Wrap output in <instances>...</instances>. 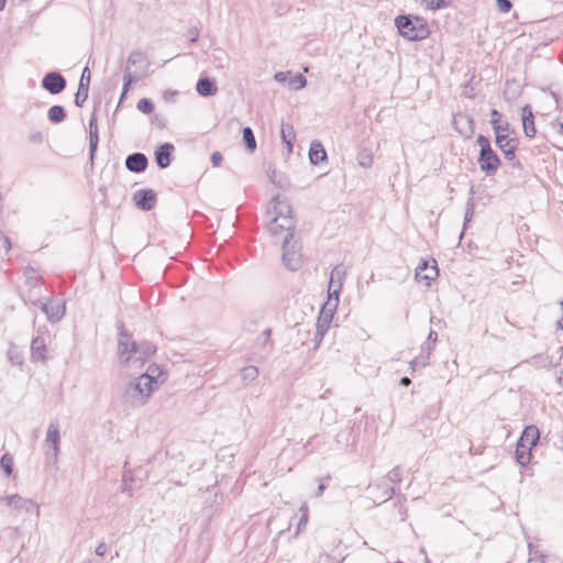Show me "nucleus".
I'll return each mask as SVG.
<instances>
[{"label":"nucleus","instance_id":"obj_5","mask_svg":"<svg viewBox=\"0 0 563 563\" xmlns=\"http://www.w3.org/2000/svg\"><path fill=\"white\" fill-rule=\"evenodd\" d=\"M497 147L508 161L514 169H522L521 162L517 158V151L519 146V139L517 135L505 134V136L495 137Z\"/></svg>","mask_w":563,"mask_h":563},{"label":"nucleus","instance_id":"obj_18","mask_svg":"<svg viewBox=\"0 0 563 563\" xmlns=\"http://www.w3.org/2000/svg\"><path fill=\"white\" fill-rule=\"evenodd\" d=\"M89 84H90V70L86 66L82 70L78 90L75 95V104L77 107L81 108L84 106V103L86 102V100L88 99Z\"/></svg>","mask_w":563,"mask_h":563},{"label":"nucleus","instance_id":"obj_46","mask_svg":"<svg viewBox=\"0 0 563 563\" xmlns=\"http://www.w3.org/2000/svg\"><path fill=\"white\" fill-rule=\"evenodd\" d=\"M459 120H464L467 123V130L466 131H460L461 134L465 136H470L474 129H473V119L470 115H461Z\"/></svg>","mask_w":563,"mask_h":563},{"label":"nucleus","instance_id":"obj_41","mask_svg":"<svg viewBox=\"0 0 563 563\" xmlns=\"http://www.w3.org/2000/svg\"><path fill=\"white\" fill-rule=\"evenodd\" d=\"M271 205L273 210L269 208L268 211H283V208H290L286 199L282 200L279 196L272 198Z\"/></svg>","mask_w":563,"mask_h":563},{"label":"nucleus","instance_id":"obj_10","mask_svg":"<svg viewBox=\"0 0 563 563\" xmlns=\"http://www.w3.org/2000/svg\"><path fill=\"white\" fill-rule=\"evenodd\" d=\"M59 443H60L59 426L56 422H51L47 428L44 444L47 448L46 454L52 455L54 463H56L58 460Z\"/></svg>","mask_w":563,"mask_h":563},{"label":"nucleus","instance_id":"obj_38","mask_svg":"<svg viewBox=\"0 0 563 563\" xmlns=\"http://www.w3.org/2000/svg\"><path fill=\"white\" fill-rule=\"evenodd\" d=\"M0 465L5 475H11L14 465L13 457L9 453L3 454L0 460Z\"/></svg>","mask_w":563,"mask_h":563},{"label":"nucleus","instance_id":"obj_35","mask_svg":"<svg viewBox=\"0 0 563 563\" xmlns=\"http://www.w3.org/2000/svg\"><path fill=\"white\" fill-rule=\"evenodd\" d=\"M242 136L246 150L253 153L256 150V140L253 130L250 126L243 128Z\"/></svg>","mask_w":563,"mask_h":563},{"label":"nucleus","instance_id":"obj_22","mask_svg":"<svg viewBox=\"0 0 563 563\" xmlns=\"http://www.w3.org/2000/svg\"><path fill=\"white\" fill-rule=\"evenodd\" d=\"M173 152L174 145L170 143H164L155 151V162L159 168H167L170 165Z\"/></svg>","mask_w":563,"mask_h":563},{"label":"nucleus","instance_id":"obj_33","mask_svg":"<svg viewBox=\"0 0 563 563\" xmlns=\"http://www.w3.org/2000/svg\"><path fill=\"white\" fill-rule=\"evenodd\" d=\"M139 79V77L134 76L130 70H129V66L125 67L124 69V76H123V87H122V92H121V96H120V100H119V104L123 101V99L125 98L132 82L136 81Z\"/></svg>","mask_w":563,"mask_h":563},{"label":"nucleus","instance_id":"obj_58","mask_svg":"<svg viewBox=\"0 0 563 563\" xmlns=\"http://www.w3.org/2000/svg\"><path fill=\"white\" fill-rule=\"evenodd\" d=\"M473 214H474V213H470V212H466V213H465L464 224H463V230H465V229H466V227H467L468 222L472 220ZM463 233H464V231H462V232H461L460 239H462Z\"/></svg>","mask_w":563,"mask_h":563},{"label":"nucleus","instance_id":"obj_9","mask_svg":"<svg viewBox=\"0 0 563 563\" xmlns=\"http://www.w3.org/2000/svg\"><path fill=\"white\" fill-rule=\"evenodd\" d=\"M147 398L142 391L140 383H137L136 378L130 382L122 394V401L129 405L130 407H141L147 402Z\"/></svg>","mask_w":563,"mask_h":563},{"label":"nucleus","instance_id":"obj_64","mask_svg":"<svg viewBox=\"0 0 563 563\" xmlns=\"http://www.w3.org/2000/svg\"><path fill=\"white\" fill-rule=\"evenodd\" d=\"M410 383H411V380H410V378H408L407 376H404V377H401V379H400V385H402V386H409V385H410Z\"/></svg>","mask_w":563,"mask_h":563},{"label":"nucleus","instance_id":"obj_7","mask_svg":"<svg viewBox=\"0 0 563 563\" xmlns=\"http://www.w3.org/2000/svg\"><path fill=\"white\" fill-rule=\"evenodd\" d=\"M338 303L339 301H334L333 297H330L328 298V301L322 306L316 323L317 330L314 340L317 344H319L323 340L325 333L330 329V324L333 319V313L338 307Z\"/></svg>","mask_w":563,"mask_h":563},{"label":"nucleus","instance_id":"obj_32","mask_svg":"<svg viewBox=\"0 0 563 563\" xmlns=\"http://www.w3.org/2000/svg\"><path fill=\"white\" fill-rule=\"evenodd\" d=\"M531 450H532V449H526V448H521V446H519V442H517L516 451H515V454H516V461H517L521 466H526V465H528V464L530 463L531 457H532Z\"/></svg>","mask_w":563,"mask_h":563},{"label":"nucleus","instance_id":"obj_17","mask_svg":"<svg viewBox=\"0 0 563 563\" xmlns=\"http://www.w3.org/2000/svg\"><path fill=\"white\" fill-rule=\"evenodd\" d=\"M283 263L292 272L298 271L301 266V255L295 249V245H289V242L283 244Z\"/></svg>","mask_w":563,"mask_h":563},{"label":"nucleus","instance_id":"obj_28","mask_svg":"<svg viewBox=\"0 0 563 563\" xmlns=\"http://www.w3.org/2000/svg\"><path fill=\"white\" fill-rule=\"evenodd\" d=\"M136 380L140 383L143 394L148 399L154 390L153 385L156 384L155 377L153 374L144 373L140 375Z\"/></svg>","mask_w":563,"mask_h":563},{"label":"nucleus","instance_id":"obj_59","mask_svg":"<svg viewBox=\"0 0 563 563\" xmlns=\"http://www.w3.org/2000/svg\"><path fill=\"white\" fill-rule=\"evenodd\" d=\"M552 125H553V126L558 125V126H559L558 132H559L560 134H562V135H563V122H562V121H560V118H556V119L552 122Z\"/></svg>","mask_w":563,"mask_h":563},{"label":"nucleus","instance_id":"obj_12","mask_svg":"<svg viewBox=\"0 0 563 563\" xmlns=\"http://www.w3.org/2000/svg\"><path fill=\"white\" fill-rule=\"evenodd\" d=\"M0 503H4L16 510L35 511L36 516H40V507L32 499L24 498L18 494L1 497Z\"/></svg>","mask_w":563,"mask_h":563},{"label":"nucleus","instance_id":"obj_23","mask_svg":"<svg viewBox=\"0 0 563 563\" xmlns=\"http://www.w3.org/2000/svg\"><path fill=\"white\" fill-rule=\"evenodd\" d=\"M521 120H522V128H523L525 135L529 139L534 137L537 130H536V125H534V118H533L532 109L529 104H526L522 108Z\"/></svg>","mask_w":563,"mask_h":563},{"label":"nucleus","instance_id":"obj_3","mask_svg":"<svg viewBox=\"0 0 563 563\" xmlns=\"http://www.w3.org/2000/svg\"><path fill=\"white\" fill-rule=\"evenodd\" d=\"M274 217L267 222V231L276 239L286 244L294 236L296 220L294 213H272Z\"/></svg>","mask_w":563,"mask_h":563},{"label":"nucleus","instance_id":"obj_29","mask_svg":"<svg viewBox=\"0 0 563 563\" xmlns=\"http://www.w3.org/2000/svg\"><path fill=\"white\" fill-rule=\"evenodd\" d=\"M525 362L532 365L533 367H537V368H543V367H548V366H556L558 365V363L553 362L552 357H550L549 355H544V354L533 355L532 357H530L529 360H527Z\"/></svg>","mask_w":563,"mask_h":563},{"label":"nucleus","instance_id":"obj_30","mask_svg":"<svg viewBox=\"0 0 563 563\" xmlns=\"http://www.w3.org/2000/svg\"><path fill=\"white\" fill-rule=\"evenodd\" d=\"M47 119L54 124L60 123L66 119V110L63 106L54 104L47 111Z\"/></svg>","mask_w":563,"mask_h":563},{"label":"nucleus","instance_id":"obj_19","mask_svg":"<svg viewBox=\"0 0 563 563\" xmlns=\"http://www.w3.org/2000/svg\"><path fill=\"white\" fill-rule=\"evenodd\" d=\"M99 143V130H98V119L96 109L90 114L89 118V156L90 161H93L95 154L98 148Z\"/></svg>","mask_w":563,"mask_h":563},{"label":"nucleus","instance_id":"obj_14","mask_svg":"<svg viewBox=\"0 0 563 563\" xmlns=\"http://www.w3.org/2000/svg\"><path fill=\"white\" fill-rule=\"evenodd\" d=\"M36 307L45 313L47 320L52 323L60 321L66 311L65 302H53L52 299L42 300Z\"/></svg>","mask_w":563,"mask_h":563},{"label":"nucleus","instance_id":"obj_63","mask_svg":"<svg viewBox=\"0 0 563 563\" xmlns=\"http://www.w3.org/2000/svg\"><path fill=\"white\" fill-rule=\"evenodd\" d=\"M553 98H554V99H555V101H556V109H558V110L563 111V102L561 103V102L559 101V97H558V95L553 93Z\"/></svg>","mask_w":563,"mask_h":563},{"label":"nucleus","instance_id":"obj_6","mask_svg":"<svg viewBox=\"0 0 563 563\" xmlns=\"http://www.w3.org/2000/svg\"><path fill=\"white\" fill-rule=\"evenodd\" d=\"M118 354L120 362L126 364L131 361L135 362L136 342L128 333L123 322H118Z\"/></svg>","mask_w":563,"mask_h":563},{"label":"nucleus","instance_id":"obj_27","mask_svg":"<svg viewBox=\"0 0 563 563\" xmlns=\"http://www.w3.org/2000/svg\"><path fill=\"white\" fill-rule=\"evenodd\" d=\"M309 159L312 165H318L327 159V152L320 142L313 141L311 143L309 148Z\"/></svg>","mask_w":563,"mask_h":563},{"label":"nucleus","instance_id":"obj_8","mask_svg":"<svg viewBox=\"0 0 563 563\" xmlns=\"http://www.w3.org/2000/svg\"><path fill=\"white\" fill-rule=\"evenodd\" d=\"M49 334L41 330L37 331L36 335L31 342V358L33 362L45 363L48 360L47 340Z\"/></svg>","mask_w":563,"mask_h":563},{"label":"nucleus","instance_id":"obj_50","mask_svg":"<svg viewBox=\"0 0 563 563\" xmlns=\"http://www.w3.org/2000/svg\"><path fill=\"white\" fill-rule=\"evenodd\" d=\"M500 118L501 114L497 109L490 111V124L493 128L501 123Z\"/></svg>","mask_w":563,"mask_h":563},{"label":"nucleus","instance_id":"obj_31","mask_svg":"<svg viewBox=\"0 0 563 563\" xmlns=\"http://www.w3.org/2000/svg\"><path fill=\"white\" fill-rule=\"evenodd\" d=\"M280 134H282L283 142L288 147V152L289 153L292 152V142H294L295 137H296L294 126L289 125V124H284L283 123L282 124Z\"/></svg>","mask_w":563,"mask_h":563},{"label":"nucleus","instance_id":"obj_37","mask_svg":"<svg viewBox=\"0 0 563 563\" xmlns=\"http://www.w3.org/2000/svg\"><path fill=\"white\" fill-rule=\"evenodd\" d=\"M495 137L505 136V134L517 135L514 129H510V123L508 121L501 122L500 124L493 128Z\"/></svg>","mask_w":563,"mask_h":563},{"label":"nucleus","instance_id":"obj_39","mask_svg":"<svg viewBox=\"0 0 563 563\" xmlns=\"http://www.w3.org/2000/svg\"><path fill=\"white\" fill-rule=\"evenodd\" d=\"M136 108L140 112L150 114L154 110V103L147 98H142L137 101Z\"/></svg>","mask_w":563,"mask_h":563},{"label":"nucleus","instance_id":"obj_15","mask_svg":"<svg viewBox=\"0 0 563 563\" xmlns=\"http://www.w3.org/2000/svg\"><path fill=\"white\" fill-rule=\"evenodd\" d=\"M345 274V269L342 265H336L331 272L329 282V298L333 297L334 301H339V295L343 286Z\"/></svg>","mask_w":563,"mask_h":563},{"label":"nucleus","instance_id":"obj_34","mask_svg":"<svg viewBox=\"0 0 563 563\" xmlns=\"http://www.w3.org/2000/svg\"><path fill=\"white\" fill-rule=\"evenodd\" d=\"M258 374L260 372L256 366H245L241 369V379L245 385H249L258 377Z\"/></svg>","mask_w":563,"mask_h":563},{"label":"nucleus","instance_id":"obj_21","mask_svg":"<svg viewBox=\"0 0 563 563\" xmlns=\"http://www.w3.org/2000/svg\"><path fill=\"white\" fill-rule=\"evenodd\" d=\"M148 159L143 153H133L125 158V167L133 173H142L146 169Z\"/></svg>","mask_w":563,"mask_h":563},{"label":"nucleus","instance_id":"obj_62","mask_svg":"<svg viewBox=\"0 0 563 563\" xmlns=\"http://www.w3.org/2000/svg\"><path fill=\"white\" fill-rule=\"evenodd\" d=\"M2 240H3V245L5 247L7 251H10L11 250V241L8 236L5 235H2Z\"/></svg>","mask_w":563,"mask_h":563},{"label":"nucleus","instance_id":"obj_49","mask_svg":"<svg viewBox=\"0 0 563 563\" xmlns=\"http://www.w3.org/2000/svg\"><path fill=\"white\" fill-rule=\"evenodd\" d=\"M290 75V71H278L274 75V79L280 84L288 82Z\"/></svg>","mask_w":563,"mask_h":563},{"label":"nucleus","instance_id":"obj_57","mask_svg":"<svg viewBox=\"0 0 563 563\" xmlns=\"http://www.w3.org/2000/svg\"><path fill=\"white\" fill-rule=\"evenodd\" d=\"M325 488H327V483L323 482L322 479H320V484H319L318 489L316 492V497H320L323 494V492L325 490Z\"/></svg>","mask_w":563,"mask_h":563},{"label":"nucleus","instance_id":"obj_55","mask_svg":"<svg viewBox=\"0 0 563 563\" xmlns=\"http://www.w3.org/2000/svg\"><path fill=\"white\" fill-rule=\"evenodd\" d=\"M95 552L98 556H104L107 553V544L104 542L99 543Z\"/></svg>","mask_w":563,"mask_h":563},{"label":"nucleus","instance_id":"obj_56","mask_svg":"<svg viewBox=\"0 0 563 563\" xmlns=\"http://www.w3.org/2000/svg\"><path fill=\"white\" fill-rule=\"evenodd\" d=\"M228 219L225 220V223L229 225V224H232V227L235 225V222L238 221V213H228Z\"/></svg>","mask_w":563,"mask_h":563},{"label":"nucleus","instance_id":"obj_4","mask_svg":"<svg viewBox=\"0 0 563 563\" xmlns=\"http://www.w3.org/2000/svg\"><path fill=\"white\" fill-rule=\"evenodd\" d=\"M476 142L481 147L477 158L481 170L486 176H494L501 165L499 156L493 150L490 141L487 136L479 134Z\"/></svg>","mask_w":563,"mask_h":563},{"label":"nucleus","instance_id":"obj_47","mask_svg":"<svg viewBox=\"0 0 563 563\" xmlns=\"http://www.w3.org/2000/svg\"><path fill=\"white\" fill-rule=\"evenodd\" d=\"M496 4L499 11L503 13L509 12L512 8L510 0H496Z\"/></svg>","mask_w":563,"mask_h":563},{"label":"nucleus","instance_id":"obj_13","mask_svg":"<svg viewBox=\"0 0 563 563\" xmlns=\"http://www.w3.org/2000/svg\"><path fill=\"white\" fill-rule=\"evenodd\" d=\"M67 81L58 71H49L42 79V88L51 95H58L65 90Z\"/></svg>","mask_w":563,"mask_h":563},{"label":"nucleus","instance_id":"obj_61","mask_svg":"<svg viewBox=\"0 0 563 563\" xmlns=\"http://www.w3.org/2000/svg\"><path fill=\"white\" fill-rule=\"evenodd\" d=\"M43 140V135L41 132H37L31 136V141L35 143H41Z\"/></svg>","mask_w":563,"mask_h":563},{"label":"nucleus","instance_id":"obj_16","mask_svg":"<svg viewBox=\"0 0 563 563\" xmlns=\"http://www.w3.org/2000/svg\"><path fill=\"white\" fill-rule=\"evenodd\" d=\"M133 200L139 209L150 211L155 208L157 198L153 189H140L134 192Z\"/></svg>","mask_w":563,"mask_h":563},{"label":"nucleus","instance_id":"obj_2","mask_svg":"<svg viewBox=\"0 0 563 563\" xmlns=\"http://www.w3.org/2000/svg\"><path fill=\"white\" fill-rule=\"evenodd\" d=\"M24 284L20 289V297L25 305L37 306L43 300V278L33 267L23 269Z\"/></svg>","mask_w":563,"mask_h":563},{"label":"nucleus","instance_id":"obj_43","mask_svg":"<svg viewBox=\"0 0 563 563\" xmlns=\"http://www.w3.org/2000/svg\"><path fill=\"white\" fill-rule=\"evenodd\" d=\"M421 2L426 5L427 9L433 11L445 8L448 5L445 0H421Z\"/></svg>","mask_w":563,"mask_h":563},{"label":"nucleus","instance_id":"obj_52","mask_svg":"<svg viewBox=\"0 0 563 563\" xmlns=\"http://www.w3.org/2000/svg\"><path fill=\"white\" fill-rule=\"evenodd\" d=\"M210 159H211L212 165L214 167H218V166L221 165L223 157H222L220 152H213L211 154V158Z\"/></svg>","mask_w":563,"mask_h":563},{"label":"nucleus","instance_id":"obj_20","mask_svg":"<svg viewBox=\"0 0 563 563\" xmlns=\"http://www.w3.org/2000/svg\"><path fill=\"white\" fill-rule=\"evenodd\" d=\"M539 439L540 431L538 427H536L534 424L527 426L518 440L519 446L532 449L533 446L537 445Z\"/></svg>","mask_w":563,"mask_h":563},{"label":"nucleus","instance_id":"obj_42","mask_svg":"<svg viewBox=\"0 0 563 563\" xmlns=\"http://www.w3.org/2000/svg\"><path fill=\"white\" fill-rule=\"evenodd\" d=\"M8 357L13 365H22L24 361L23 355L16 349H10L8 352Z\"/></svg>","mask_w":563,"mask_h":563},{"label":"nucleus","instance_id":"obj_51","mask_svg":"<svg viewBox=\"0 0 563 563\" xmlns=\"http://www.w3.org/2000/svg\"><path fill=\"white\" fill-rule=\"evenodd\" d=\"M271 334H272V330L268 328V329H265L262 333V336L264 338L263 340V346H266V345H269V347L273 346V342L271 341Z\"/></svg>","mask_w":563,"mask_h":563},{"label":"nucleus","instance_id":"obj_54","mask_svg":"<svg viewBox=\"0 0 563 563\" xmlns=\"http://www.w3.org/2000/svg\"><path fill=\"white\" fill-rule=\"evenodd\" d=\"M434 343L426 341L421 346V352L431 355Z\"/></svg>","mask_w":563,"mask_h":563},{"label":"nucleus","instance_id":"obj_60","mask_svg":"<svg viewBox=\"0 0 563 563\" xmlns=\"http://www.w3.org/2000/svg\"><path fill=\"white\" fill-rule=\"evenodd\" d=\"M437 340H438V333H437V331L431 330V331L429 332V335H428L427 341L432 342V343H435V342H437Z\"/></svg>","mask_w":563,"mask_h":563},{"label":"nucleus","instance_id":"obj_45","mask_svg":"<svg viewBox=\"0 0 563 563\" xmlns=\"http://www.w3.org/2000/svg\"><path fill=\"white\" fill-rule=\"evenodd\" d=\"M386 478L390 482V483H394V484H399L401 482V471L398 466L394 467L393 470H390L387 475H386Z\"/></svg>","mask_w":563,"mask_h":563},{"label":"nucleus","instance_id":"obj_25","mask_svg":"<svg viewBox=\"0 0 563 563\" xmlns=\"http://www.w3.org/2000/svg\"><path fill=\"white\" fill-rule=\"evenodd\" d=\"M196 90L202 97H212L218 91L216 80L209 77L199 78Z\"/></svg>","mask_w":563,"mask_h":563},{"label":"nucleus","instance_id":"obj_53","mask_svg":"<svg viewBox=\"0 0 563 563\" xmlns=\"http://www.w3.org/2000/svg\"><path fill=\"white\" fill-rule=\"evenodd\" d=\"M187 37L191 43H195L198 41L199 32L196 27L189 29L187 31Z\"/></svg>","mask_w":563,"mask_h":563},{"label":"nucleus","instance_id":"obj_40","mask_svg":"<svg viewBox=\"0 0 563 563\" xmlns=\"http://www.w3.org/2000/svg\"><path fill=\"white\" fill-rule=\"evenodd\" d=\"M357 159L358 164L364 168H368L373 165V155L368 151L360 152Z\"/></svg>","mask_w":563,"mask_h":563},{"label":"nucleus","instance_id":"obj_11","mask_svg":"<svg viewBox=\"0 0 563 563\" xmlns=\"http://www.w3.org/2000/svg\"><path fill=\"white\" fill-rule=\"evenodd\" d=\"M439 276L438 264L434 258L421 260L416 268V279L424 282L427 286L430 285Z\"/></svg>","mask_w":563,"mask_h":563},{"label":"nucleus","instance_id":"obj_26","mask_svg":"<svg viewBox=\"0 0 563 563\" xmlns=\"http://www.w3.org/2000/svg\"><path fill=\"white\" fill-rule=\"evenodd\" d=\"M156 352V346L148 342H136L135 363L143 364L144 361Z\"/></svg>","mask_w":563,"mask_h":563},{"label":"nucleus","instance_id":"obj_36","mask_svg":"<svg viewBox=\"0 0 563 563\" xmlns=\"http://www.w3.org/2000/svg\"><path fill=\"white\" fill-rule=\"evenodd\" d=\"M307 85V79L303 75L301 74H296L294 76H289V80H288V87L292 90H300V89H303Z\"/></svg>","mask_w":563,"mask_h":563},{"label":"nucleus","instance_id":"obj_1","mask_svg":"<svg viewBox=\"0 0 563 563\" xmlns=\"http://www.w3.org/2000/svg\"><path fill=\"white\" fill-rule=\"evenodd\" d=\"M395 25L399 34L408 41H422L430 34L427 21L417 15H398Z\"/></svg>","mask_w":563,"mask_h":563},{"label":"nucleus","instance_id":"obj_44","mask_svg":"<svg viewBox=\"0 0 563 563\" xmlns=\"http://www.w3.org/2000/svg\"><path fill=\"white\" fill-rule=\"evenodd\" d=\"M144 54L141 52H132L126 60V66H129V70L131 71V66H134L137 63L144 60Z\"/></svg>","mask_w":563,"mask_h":563},{"label":"nucleus","instance_id":"obj_48","mask_svg":"<svg viewBox=\"0 0 563 563\" xmlns=\"http://www.w3.org/2000/svg\"><path fill=\"white\" fill-rule=\"evenodd\" d=\"M430 355L426 353H420L415 357V363L419 365V367H426L429 364Z\"/></svg>","mask_w":563,"mask_h":563},{"label":"nucleus","instance_id":"obj_24","mask_svg":"<svg viewBox=\"0 0 563 563\" xmlns=\"http://www.w3.org/2000/svg\"><path fill=\"white\" fill-rule=\"evenodd\" d=\"M367 490L374 497L382 498V501H387L396 494V488L393 486H388L387 484H376L369 485Z\"/></svg>","mask_w":563,"mask_h":563}]
</instances>
